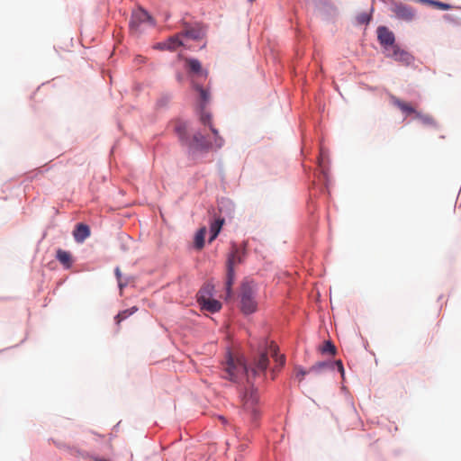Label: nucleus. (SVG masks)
<instances>
[{
	"mask_svg": "<svg viewBox=\"0 0 461 461\" xmlns=\"http://www.w3.org/2000/svg\"><path fill=\"white\" fill-rule=\"evenodd\" d=\"M391 103L394 106L398 107L406 115H409L411 113H413L415 115L417 113V110L411 104L404 102L394 95L391 96Z\"/></svg>",
	"mask_w": 461,
	"mask_h": 461,
	"instance_id": "ddd939ff",
	"label": "nucleus"
},
{
	"mask_svg": "<svg viewBox=\"0 0 461 461\" xmlns=\"http://www.w3.org/2000/svg\"><path fill=\"white\" fill-rule=\"evenodd\" d=\"M415 118L420 120L425 125H429V126L436 125V122H435L434 118L429 114L422 113L417 111V113L415 114Z\"/></svg>",
	"mask_w": 461,
	"mask_h": 461,
	"instance_id": "6ab92c4d",
	"label": "nucleus"
},
{
	"mask_svg": "<svg viewBox=\"0 0 461 461\" xmlns=\"http://www.w3.org/2000/svg\"><path fill=\"white\" fill-rule=\"evenodd\" d=\"M336 366H338L339 371L341 373V375H344V367L341 360H337L335 362Z\"/></svg>",
	"mask_w": 461,
	"mask_h": 461,
	"instance_id": "bb28decb",
	"label": "nucleus"
},
{
	"mask_svg": "<svg viewBox=\"0 0 461 461\" xmlns=\"http://www.w3.org/2000/svg\"><path fill=\"white\" fill-rule=\"evenodd\" d=\"M138 311V307L136 306H132L131 308L130 309H127V310H124L122 312H120L116 316H115V321L117 324H120L121 321H122L123 320H125L126 318H128L129 316H131V314L135 313L136 312Z\"/></svg>",
	"mask_w": 461,
	"mask_h": 461,
	"instance_id": "aec40b11",
	"label": "nucleus"
},
{
	"mask_svg": "<svg viewBox=\"0 0 461 461\" xmlns=\"http://www.w3.org/2000/svg\"><path fill=\"white\" fill-rule=\"evenodd\" d=\"M224 223V219H216L214 220L212 223H211V226H210V232H211V236L209 238V242H212L218 236V234L220 233L221 230V227Z\"/></svg>",
	"mask_w": 461,
	"mask_h": 461,
	"instance_id": "dca6fc26",
	"label": "nucleus"
},
{
	"mask_svg": "<svg viewBox=\"0 0 461 461\" xmlns=\"http://www.w3.org/2000/svg\"><path fill=\"white\" fill-rule=\"evenodd\" d=\"M424 2L429 3V5H433L434 7L440 9V10H449L451 8V5L443 2L438 1H429V0H423Z\"/></svg>",
	"mask_w": 461,
	"mask_h": 461,
	"instance_id": "4be33fe9",
	"label": "nucleus"
},
{
	"mask_svg": "<svg viewBox=\"0 0 461 461\" xmlns=\"http://www.w3.org/2000/svg\"><path fill=\"white\" fill-rule=\"evenodd\" d=\"M278 348L275 344H271L269 346L267 352H262L258 355L257 359H255L254 365L250 369L247 367L245 363L240 358H234L230 355H229L226 366H225V378L230 379V381L237 382L244 375L247 376L249 382H250L251 377L258 376L260 374H265L267 366H268V354L275 359V361L280 366L285 365V356L277 354Z\"/></svg>",
	"mask_w": 461,
	"mask_h": 461,
	"instance_id": "f03ea898",
	"label": "nucleus"
},
{
	"mask_svg": "<svg viewBox=\"0 0 461 461\" xmlns=\"http://www.w3.org/2000/svg\"><path fill=\"white\" fill-rule=\"evenodd\" d=\"M444 19H445L446 21L450 22V23H457V22L456 21V19H455L452 15H450V14H446V15L444 16Z\"/></svg>",
	"mask_w": 461,
	"mask_h": 461,
	"instance_id": "cd10ccee",
	"label": "nucleus"
},
{
	"mask_svg": "<svg viewBox=\"0 0 461 461\" xmlns=\"http://www.w3.org/2000/svg\"><path fill=\"white\" fill-rule=\"evenodd\" d=\"M245 257V249H240L235 243H231V250L227 258V277H226V292L227 296L231 294V286L235 278V266L241 264Z\"/></svg>",
	"mask_w": 461,
	"mask_h": 461,
	"instance_id": "7ed1b4c3",
	"label": "nucleus"
},
{
	"mask_svg": "<svg viewBox=\"0 0 461 461\" xmlns=\"http://www.w3.org/2000/svg\"><path fill=\"white\" fill-rule=\"evenodd\" d=\"M377 37L380 44L384 47L385 51H389L395 45L394 34L384 26L378 27Z\"/></svg>",
	"mask_w": 461,
	"mask_h": 461,
	"instance_id": "0eeeda50",
	"label": "nucleus"
},
{
	"mask_svg": "<svg viewBox=\"0 0 461 461\" xmlns=\"http://www.w3.org/2000/svg\"><path fill=\"white\" fill-rule=\"evenodd\" d=\"M256 288L249 283L242 284L240 292L241 311L245 314H250L257 310L258 303L255 300Z\"/></svg>",
	"mask_w": 461,
	"mask_h": 461,
	"instance_id": "20e7f679",
	"label": "nucleus"
},
{
	"mask_svg": "<svg viewBox=\"0 0 461 461\" xmlns=\"http://www.w3.org/2000/svg\"><path fill=\"white\" fill-rule=\"evenodd\" d=\"M193 88L198 95V105L200 112V122L205 127H208L212 134L209 136L202 131H197L194 133L192 139L187 141L190 149L200 151H208L213 148L220 149L223 146L224 140L219 135V131L214 128L212 121V114L205 111L206 104L211 100V95L208 89L202 87L195 79L192 81Z\"/></svg>",
	"mask_w": 461,
	"mask_h": 461,
	"instance_id": "f257e3e1",
	"label": "nucleus"
},
{
	"mask_svg": "<svg viewBox=\"0 0 461 461\" xmlns=\"http://www.w3.org/2000/svg\"><path fill=\"white\" fill-rule=\"evenodd\" d=\"M74 238L77 242H83L90 235V229L87 225L79 223L74 230Z\"/></svg>",
	"mask_w": 461,
	"mask_h": 461,
	"instance_id": "2eb2a0df",
	"label": "nucleus"
},
{
	"mask_svg": "<svg viewBox=\"0 0 461 461\" xmlns=\"http://www.w3.org/2000/svg\"><path fill=\"white\" fill-rule=\"evenodd\" d=\"M183 45L182 41L178 34L168 38L167 41L157 43L154 48L159 50H176L178 47Z\"/></svg>",
	"mask_w": 461,
	"mask_h": 461,
	"instance_id": "9d476101",
	"label": "nucleus"
},
{
	"mask_svg": "<svg viewBox=\"0 0 461 461\" xmlns=\"http://www.w3.org/2000/svg\"><path fill=\"white\" fill-rule=\"evenodd\" d=\"M220 420L222 421V423H225L226 422V420L224 417H220Z\"/></svg>",
	"mask_w": 461,
	"mask_h": 461,
	"instance_id": "c85d7f7f",
	"label": "nucleus"
},
{
	"mask_svg": "<svg viewBox=\"0 0 461 461\" xmlns=\"http://www.w3.org/2000/svg\"><path fill=\"white\" fill-rule=\"evenodd\" d=\"M198 303L201 305L202 309L206 310L210 312H217L221 308V303L211 297H206L204 294L199 295Z\"/></svg>",
	"mask_w": 461,
	"mask_h": 461,
	"instance_id": "1a4fd4ad",
	"label": "nucleus"
},
{
	"mask_svg": "<svg viewBox=\"0 0 461 461\" xmlns=\"http://www.w3.org/2000/svg\"><path fill=\"white\" fill-rule=\"evenodd\" d=\"M393 11L400 19L411 21L414 17V12L412 9L402 4L394 5Z\"/></svg>",
	"mask_w": 461,
	"mask_h": 461,
	"instance_id": "f8f14e48",
	"label": "nucleus"
},
{
	"mask_svg": "<svg viewBox=\"0 0 461 461\" xmlns=\"http://www.w3.org/2000/svg\"><path fill=\"white\" fill-rule=\"evenodd\" d=\"M386 56L404 65H409L412 61V56L400 49L398 45L393 46L389 51H386Z\"/></svg>",
	"mask_w": 461,
	"mask_h": 461,
	"instance_id": "6e6552de",
	"label": "nucleus"
},
{
	"mask_svg": "<svg viewBox=\"0 0 461 461\" xmlns=\"http://www.w3.org/2000/svg\"><path fill=\"white\" fill-rule=\"evenodd\" d=\"M322 353H330L334 355L336 353V348L330 341H325L321 348Z\"/></svg>",
	"mask_w": 461,
	"mask_h": 461,
	"instance_id": "5701e85b",
	"label": "nucleus"
},
{
	"mask_svg": "<svg viewBox=\"0 0 461 461\" xmlns=\"http://www.w3.org/2000/svg\"><path fill=\"white\" fill-rule=\"evenodd\" d=\"M115 275H116L117 279H118V283H119L120 289L122 290V287H123L125 285H124V284H122V283L121 282V276H122V274H121V271H120L119 267H117V268L115 269Z\"/></svg>",
	"mask_w": 461,
	"mask_h": 461,
	"instance_id": "a878e982",
	"label": "nucleus"
},
{
	"mask_svg": "<svg viewBox=\"0 0 461 461\" xmlns=\"http://www.w3.org/2000/svg\"><path fill=\"white\" fill-rule=\"evenodd\" d=\"M143 24L154 26L155 22L144 9L139 8L132 13L130 27L131 31L138 32Z\"/></svg>",
	"mask_w": 461,
	"mask_h": 461,
	"instance_id": "423d86ee",
	"label": "nucleus"
},
{
	"mask_svg": "<svg viewBox=\"0 0 461 461\" xmlns=\"http://www.w3.org/2000/svg\"><path fill=\"white\" fill-rule=\"evenodd\" d=\"M258 392L253 388L247 390L242 397L243 410L250 416L252 420H256L258 415Z\"/></svg>",
	"mask_w": 461,
	"mask_h": 461,
	"instance_id": "39448f33",
	"label": "nucleus"
},
{
	"mask_svg": "<svg viewBox=\"0 0 461 461\" xmlns=\"http://www.w3.org/2000/svg\"><path fill=\"white\" fill-rule=\"evenodd\" d=\"M330 366V364L327 362H320L316 365L312 366L308 371H305L302 368L297 369L296 377L299 378V381H302L304 377V375L308 373H320L325 368Z\"/></svg>",
	"mask_w": 461,
	"mask_h": 461,
	"instance_id": "4468645a",
	"label": "nucleus"
},
{
	"mask_svg": "<svg viewBox=\"0 0 461 461\" xmlns=\"http://www.w3.org/2000/svg\"><path fill=\"white\" fill-rule=\"evenodd\" d=\"M212 287L211 285H207L203 286V287L199 291V293H198V296H199V295H202V294H204L206 297H210V296H211V294H212V293H211V292H212Z\"/></svg>",
	"mask_w": 461,
	"mask_h": 461,
	"instance_id": "393cba45",
	"label": "nucleus"
},
{
	"mask_svg": "<svg viewBox=\"0 0 461 461\" xmlns=\"http://www.w3.org/2000/svg\"><path fill=\"white\" fill-rule=\"evenodd\" d=\"M357 21L359 24H367L370 21V15L366 13H362L357 16Z\"/></svg>",
	"mask_w": 461,
	"mask_h": 461,
	"instance_id": "b1692460",
	"label": "nucleus"
},
{
	"mask_svg": "<svg viewBox=\"0 0 461 461\" xmlns=\"http://www.w3.org/2000/svg\"><path fill=\"white\" fill-rule=\"evenodd\" d=\"M180 36H186L190 39L197 40L201 37V31L193 27L185 29L183 32L178 34Z\"/></svg>",
	"mask_w": 461,
	"mask_h": 461,
	"instance_id": "412c9836",
	"label": "nucleus"
},
{
	"mask_svg": "<svg viewBox=\"0 0 461 461\" xmlns=\"http://www.w3.org/2000/svg\"><path fill=\"white\" fill-rule=\"evenodd\" d=\"M207 230L206 227H202L198 230L194 237V247L197 249H201L204 246V239L206 235Z\"/></svg>",
	"mask_w": 461,
	"mask_h": 461,
	"instance_id": "a211bd4d",
	"label": "nucleus"
},
{
	"mask_svg": "<svg viewBox=\"0 0 461 461\" xmlns=\"http://www.w3.org/2000/svg\"><path fill=\"white\" fill-rule=\"evenodd\" d=\"M186 64L188 67V69L190 73L193 74L194 77H196L197 78H206L208 76V73L206 70H203L202 68V65L199 60L194 59H190L186 60Z\"/></svg>",
	"mask_w": 461,
	"mask_h": 461,
	"instance_id": "9b49d317",
	"label": "nucleus"
},
{
	"mask_svg": "<svg viewBox=\"0 0 461 461\" xmlns=\"http://www.w3.org/2000/svg\"><path fill=\"white\" fill-rule=\"evenodd\" d=\"M57 259L66 267L69 268L72 265L71 254L61 249L57 250Z\"/></svg>",
	"mask_w": 461,
	"mask_h": 461,
	"instance_id": "f3484780",
	"label": "nucleus"
}]
</instances>
